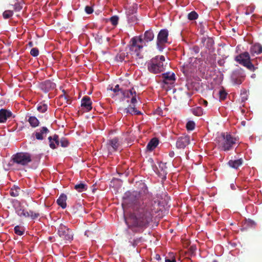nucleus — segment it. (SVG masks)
I'll list each match as a JSON object with an SVG mask.
<instances>
[{
    "mask_svg": "<svg viewBox=\"0 0 262 262\" xmlns=\"http://www.w3.org/2000/svg\"><path fill=\"white\" fill-rule=\"evenodd\" d=\"M169 156L170 157H171V158L173 157H174V151H170L169 152Z\"/></svg>",
    "mask_w": 262,
    "mask_h": 262,
    "instance_id": "603ef678",
    "label": "nucleus"
},
{
    "mask_svg": "<svg viewBox=\"0 0 262 262\" xmlns=\"http://www.w3.org/2000/svg\"><path fill=\"white\" fill-rule=\"evenodd\" d=\"M56 84L50 80H47L42 82L41 84V89L45 93H47L51 90L55 89Z\"/></svg>",
    "mask_w": 262,
    "mask_h": 262,
    "instance_id": "ddd939ff",
    "label": "nucleus"
},
{
    "mask_svg": "<svg viewBox=\"0 0 262 262\" xmlns=\"http://www.w3.org/2000/svg\"><path fill=\"white\" fill-rule=\"evenodd\" d=\"M28 121L29 122L30 126L32 127H36L39 124V120L34 116H29Z\"/></svg>",
    "mask_w": 262,
    "mask_h": 262,
    "instance_id": "5701e85b",
    "label": "nucleus"
},
{
    "mask_svg": "<svg viewBox=\"0 0 262 262\" xmlns=\"http://www.w3.org/2000/svg\"><path fill=\"white\" fill-rule=\"evenodd\" d=\"M131 91L130 90H125V93H122L121 95L123 97H127L129 98L132 95H130V92Z\"/></svg>",
    "mask_w": 262,
    "mask_h": 262,
    "instance_id": "c03bdc74",
    "label": "nucleus"
},
{
    "mask_svg": "<svg viewBox=\"0 0 262 262\" xmlns=\"http://www.w3.org/2000/svg\"><path fill=\"white\" fill-rule=\"evenodd\" d=\"M203 104L204 105L207 106L208 104V102L206 100H203Z\"/></svg>",
    "mask_w": 262,
    "mask_h": 262,
    "instance_id": "5fc2aeb1",
    "label": "nucleus"
},
{
    "mask_svg": "<svg viewBox=\"0 0 262 262\" xmlns=\"http://www.w3.org/2000/svg\"><path fill=\"white\" fill-rule=\"evenodd\" d=\"M243 163V160L242 158H241L235 160H231L228 162V163L229 166H230L231 167L235 169H237L239 167V166L242 165Z\"/></svg>",
    "mask_w": 262,
    "mask_h": 262,
    "instance_id": "412c9836",
    "label": "nucleus"
},
{
    "mask_svg": "<svg viewBox=\"0 0 262 262\" xmlns=\"http://www.w3.org/2000/svg\"><path fill=\"white\" fill-rule=\"evenodd\" d=\"M62 92L64 93L63 95H61L59 97L60 99H63L68 104H70L72 103V99L70 96L66 95V91L63 90Z\"/></svg>",
    "mask_w": 262,
    "mask_h": 262,
    "instance_id": "a878e982",
    "label": "nucleus"
},
{
    "mask_svg": "<svg viewBox=\"0 0 262 262\" xmlns=\"http://www.w3.org/2000/svg\"><path fill=\"white\" fill-rule=\"evenodd\" d=\"M12 6H13V10L15 12H19L23 8V6L21 4L18 2L15 3L14 5H12Z\"/></svg>",
    "mask_w": 262,
    "mask_h": 262,
    "instance_id": "e433bc0d",
    "label": "nucleus"
},
{
    "mask_svg": "<svg viewBox=\"0 0 262 262\" xmlns=\"http://www.w3.org/2000/svg\"><path fill=\"white\" fill-rule=\"evenodd\" d=\"M49 133V130L47 127L43 126L40 128L37 129L33 135L35 138L38 140H42Z\"/></svg>",
    "mask_w": 262,
    "mask_h": 262,
    "instance_id": "9b49d317",
    "label": "nucleus"
},
{
    "mask_svg": "<svg viewBox=\"0 0 262 262\" xmlns=\"http://www.w3.org/2000/svg\"><path fill=\"white\" fill-rule=\"evenodd\" d=\"M238 140L228 133H222L216 138V144L221 150L227 151L231 150Z\"/></svg>",
    "mask_w": 262,
    "mask_h": 262,
    "instance_id": "f03ea898",
    "label": "nucleus"
},
{
    "mask_svg": "<svg viewBox=\"0 0 262 262\" xmlns=\"http://www.w3.org/2000/svg\"><path fill=\"white\" fill-rule=\"evenodd\" d=\"M13 15V11L8 10L5 11L3 13V16L5 19H8Z\"/></svg>",
    "mask_w": 262,
    "mask_h": 262,
    "instance_id": "c756f323",
    "label": "nucleus"
},
{
    "mask_svg": "<svg viewBox=\"0 0 262 262\" xmlns=\"http://www.w3.org/2000/svg\"><path fill=\"white\" fill-rule=\"evenodd\" d=\"M92 102L90 97L85 96L81 99V106L86 112H89L92 109Z\"/></svg>",
    "mask_w": 262,
    "mask_h": 262,
    "instance_id": "f8f14e48",
    "label": "nucleus"
},
{
    "mask_svg": "<svg viewBox=\"0 0 262 262\" xmlns=\"http://www.w3.org/2000/svg\"><path fill=\"white\" fill-rule=\"evenodd\" d=\"M143 186L142 192H128L123 198V205L125 204L133 206V212L125 220L128 228L131 229L135 227L141 229L146 228L151 221L153 212H156L154 207L155 202L154 203L150 200L143 201V195H150L149 194L147 186L145 184Z\"/></svg>",
    "mask_w": 262,
    "mask_h": 262,
    "instance_id": "f257e3e1",
    "label": "nucleus"
},
{
    "mask_svg": "<svg viewBox=\"0 0 262 262\" xmlns=\"http://www.w3.org/2000/svg\"><path fill=\"white\" fill-rule=\"evenodd\" d=\"M28 45L30 47H32L33 46V43L32 41H30Z\"/></svg>",
    "mask_w": 262,
    "mask_h": 262,
    "instance_id": "864d4df0",
    "label": "nucleus"
},
{
    "mask_svg": "<svg viewBox=\"0 0 262 262\" xmlns=\"http://www.w3.org/2000/svg\"><path fill=\"white\" fill-rule=\"evenodd\" d=\"M20 189L18 187H14L11 189L10 194L12 196H17L19 195Z\"/></svg>",
    "mask_w": 262,
    "mask_h": 262,
    "instance_id": "2f4dec72",
    "label": "nucleus"
},
{
    "mask_svg": "<svg viewBox=\"0 0 262 262\" xmlns=\"http://www.w3.org/2000/svg\"><path fill=\"white\" fill-rule=\"evenodd\" d=\"M159 140L156 138L151 139L146 146V149L149 151L154 150L158 145Z\"/></svg>",
    "mask_w": 262,
    "mask_h": 262,
    "instance_id": "a211bd4d",
    "label": "nucleus"
},
{
    "mask_svg": "<svg viewBox=\"0 0 262 262\" xmlns=\"http://www.w3.org/2000/svg\"><path fill=\"white\" fill-rule=\"evenodd\" d=\"M165 262H176L175 256L173 253H169L165 257Z\"/></svg>",
    "mask_w": 262,
    "mask_h": 262,
    "instance_id": "c85d7f7f",
    "label": "nucleus"
},
{
    "mask_svg": "<svg viewBox=\"0 0 262 262\" xmlns=\"http://www.w3.org/2000/svg\"><path fill=\"white\" fill-rule=\"evenodd\" d=\"M193 114L197 116H200L203 114L202 110L201 107H198L192 110Z\"/></svg>",
    "mask_w": 262,
    "mask_h": 262,
    "instance_id": "58836bf2",
    "label": "nucleus"
},
{
    "mask_svg": "<svg viewBox=\"0 0 262 262\" xmlns=\"http://www.w3.org/2000/svg\"><path fill=\"white\" fill-rule=\"evenodd\" d=\"M245 76L242 69L234 71L231 74V79L234 84L239 85L244 80Z\"/></svg>",
    "mask_w": 262,
    "mask_h": 262,
    "instance_id": "1a4fd4ad",
    "label": "nucleus"
},
{
    "mask_svg": "<svg viewBox=\"0 0 262 262\" xmlns=\"http://www.w3.org/2000/svg\"><path fill=\"white\" fill-rule=\"evenodd\" d=\"M60 144L61 146L67 147L69 145V142L67 138L63 137L60 140Z\"/></svg>",
    "mask_w": 262,
    "mask_h": 262,
    "instance_id": "c9c22d12",
    "label": "nucleus"
},
{
    "mask_svg": "<svg viewBox=\"0 0 262 262\" xmlns=\"http://www.w3.org/2000/svg\"><path fill=\"white\" fill-rule=\"evenodd\" d=\"M30 54L33 57H36L39 54V50L37 48H33L30 51Z\"/></svg>",
    "mask_w": 262,
    "mask_h": 262,
    "instance_id": "37998d69",
    "label": "nucleus"
},
{
    "mask_svg": "<svg viewBox=\"0 0 262 262\" xmlns=\"http://www.w3.org/2000/svg\"><path fill=\"white\" fill-rule=\"evenodd\" d=\"M110 20L113 26H116L118 23L119 17L117 15L113 16L110 18Z\"/></svg>",
    "mask_w": 262,
    "mask_h": 262,
    "instance_id": "ea45409f",
    "label": "nucleus"
},
{
    "mask_svg": "<svg viewBox=\"0 0 262 262\" xmlns=\"http://www.w3.org/2000/svg\"><path fill=\"white\" fill-rule=\"evenodd\" d=\"M154 38V34L151 29H149L145 32L144 34V39L146 42L151 41Z\"/></svg>",
    "mask_w": 262,
    "mask_h": 262,
    "instance_id": "4be33fe9",
    "label": "nucleus"
},
{
    "mask_svg": "<svg viewBox=\"0 0 262 262\" xmlns=\"http://www.w3.org/2000/svg\"><path fill=\"white\" fill-rule=\"evenodd\" d=\"M130 95H132V96L130 102L132 103L133 105H135V103H136L137 102L136 99L137 93L134 88H132L131 89V91L130 92Z\"/></svg>",
    "mask_w": 262,
    "mask_h": 262,
    "instance_id": "bb28decb",
    "label": "nucleus"
},
{
    "mask_svg": "<svg viewBox=\"0 0 262 262\" xmlns=\"http://www.w3.org/2000/svg\"><path fill=\"white\" fill-rule=\"evenodd\" d=\"M93 9L92 8V7H90V6H86L85 7V11L86 12V13L87 14H92L93 12Z\"/></svg>",
    "mask_w": 262,
    "mask_h": 262,
    "instance_id": "49530a36",
    "label": "nucleus"
},
{
    "mask_svg": "<svg viewBox=\"0 0 262 262\" xmlns=\"http://www.w3.org/2000/svg\"><path fill=\"white\" fill-rule=\"evenodd\" d=\"M213 262H217L216 260H213Z\"/></svg>",
    "mask_w": 262,
    "mask_h": 262,
    "instance_id": "bf43d9fd",
    "label": "nucleus"
},
{
    "mask_svg": "<svg viewBox=\"0 0 262 262\" xmlns=\"http://www.w3.org/2000/svg\"><path fill=\"white\" fill-rule=\"evenodd\" d=\"M14 206H15V211H16V213L18 215H21V214H22V212L21 211L24 209H23L21 207V206H20V203L17 201L15 204H14Z\"/></svg>",
    "mask_w": 262,
    "mask_h": 262,
    "instance_id": "cd10ccee",
    "label": "nucleus"
},
{
    "mask_svg": "<svg viewBox=\"0 0 262 262\" xmlns=\"http://www.w3.org/2000/svg\"><path fill=\"white\" fill-rule=\"evenodd\" d=\"M198 17V14L194 11H191L188 14V18L191 20H195L197 19Z\"/></svg>",
    "mask_w": 262,
    "mask_h": 262,
    "instance_id": "72a5a7b5",
    "label": "nucleus"
},
{
    "mask_svg": "<svg viewBox=\"0 0 262 262\" xmlns=\"http://www.w3.org/2000/svg\"><path fill=\"white\" fill-rule=\"evenodd\" d=\"M22 214L21 215H19L20 217H29V215L28 213V211L25 210L24 209L22 211Z\"/></svg>",
    "mask_w": 262,
    "mask_h": 262,
    "instance_id": "09e8293b",
    "label": "nucleus"
},
{
    "mask_svg": "<svg viewBox=\"0 0 262 262\" xmlns=\"http://www.w3.org/2000/svg\"><path fill=\"white\" fill-rule=\"evenodd\" d=\"M12 160L14 163L26 166L32 161L31 156L28 152H18L13 155Z\"/></svg>",
    "mask_w": 262,
    "mask_h": 262,
    "instance_id": "423d86ee",
    "label": "nucleus"
},
{
    "mask_svg": "<svg viewBox=\"0 0 262 262\" xmlns=\"http://www.w3.org/2000/svg\"><path fill=\"white\" fill-rule=\"evenodd\" d=\"M235 60L251 71L254 72L256 69L251 62L249 53L247 52H243L237 55L235 58Z\"/></svg>",
    "mask_w": 262,
    "mask_h": 262,
    "instance_id": "39448f33",
    "label": "nucleus"
},
{
    "mask_svg": "<svg viewBox=\"0 0 262 262\" xmlns=\"http://www.w3.org/2000/svg\"><path fill=\"white\" fill-rule=\"evenodd\" d=\"M186 127L188 130H192L194 129L195 123L192 121H189L187 123Z\"/></svg>",
    "mask_w": 262,
    "mask_h": 262,
    "instance_id": "4c0bfd02",
    "label": "nucleus"
},
{
    "mask_svg": "<svg viewBox=\"0 0 262 262\" xmlns=\"http://www.w3.org/2000/svg\"><path fill=\"white\" fill-rule=\"evenodd\" d=\"M250 52L252 55L255 54H259L262 53V46L259 43H255L250 48Z\"/></svg>",
    "mask_w": 262,
    "mask_h": 262,
    "instance_id": "f3484780",
    "label": "nucleus"
},
{
    "mask_svg": "<svg viewBox=\"0 0 262 262\" xmlns=\"http://www.w3.org/2000/svg\"><path fill=\"white\" fill-rule=\"evenodd\" d=\"M29 217H31V219L34 220L37 219L40 216V214L38 212H34L32 210L28 211Z\"/></svg>",
    "mask_w": 262,
    "mask_h": 262,
    "instance_id": "f704fd0d",
    "label": "nucleus"
},
{
    "mask_svg": "<svg viewBox=\"0 0 262 262\" xmlns=\"http://www.w3.org/2000/svg\"><path fill=\"white\" fill-rule=\"evenodd\" d=\"M74 189L79 192H82L87 190L88 186L84 183H80L79 184H76L74 186Z\"/></svg>",
    "mask_w": 262,
    "mask_h": 262,
    "instance_id": "b1692460",
    "label": "nucleus"
},
{
    "mask_svg": "<svg viewBox=\"0 0 262 262\" xmlns=\"http://www.w3.org/2000/svg\"><path fill=\"white\" fill-rule=\"evenodd\" d=\"M245 14H246V15H249V14H250V13H249V12H248L247 11H246V12H245Z\"/></svg>",
    "mask_w": 262,
    "mask_h": 262,
    "instance_id": "13d9d810",
    "label": "nucleus"
},
{
    "mask_svg": "<svg viewBox=\"0 0 262 262\" xmlns=\"http://www.w3.org/2000/svg\"><path fill=\"white\" fill-rule=\"evenodd\" d=\"M37 109L40 113H45L48 109V105L45 103H40L38 105Z\"/></svg>",
    "mask_w": 262,
    "mask_h": 262,
    "instance_id": "7c9ffc66",
    "label": "nucleus"
},
{
    "mask_svg": "<svg viewBox=\"0 0 262 262\" xmlns=\"http://www.w3.org/2000/svg\"><path fill=\"white\" fill-rule=\"evenodd\" d=\"M14 231L15 234L18 235H22L24 234L25 230L19 226L14 227Z\"/></svg>",
    "mask_w": 262,
    "mask_h": 262,
    "instance_id": "473e14b6",
    "label": "nucleus"
},
{
    "mask_svg": "<svg viewBox=\"0 0 262 262\" xmlns=\"http://www.w3.org/2000/svg\"><path fill=\"white\" fill-rule=\"evenodd\" d=\"M12 115L11 111L6 109H1L0 110V123L5 122L8 119L11 117Z\"/></svg>",
    "mask_w": 262,
    "mask_h": 262,
    "instance_id": "4468645a",
    "label": "nucleus"
},
{
    "mask_svg": "<svg viewBox=\"0 0 262 262\" xmlns=\"http://www.w3.org/2000/svg\"><path fill=\"white\" fill-rule=\"evenodd\" d=\"M130 84V82H128V80L125 81L124 82V84H125L126 85H127V84Z\"/></svg>",
    "mask_w": 262,
    "mask_h": 262,
    "instance_id": "4d7b16f0",
    "label": "nucleus"
},
{
    "mask_svg": "<svg viewBox=\"0 0 262 262\" xmlns=\"http://www.w3.org/2000/svg\"><path fill=\"white\" fill-rule=\"evenodd\" d=\"M107 144L112 148L113 151H116L120 145L119 139L117 138H113L108 141Z\"/></svg>",
    "mask_w": 262,
    "mask_h": 262,
    "instance_id": "aec40b11",
    "label": "nucleus"
},
{
    "mask_svg": "<svg viewBox=\"0 0 262 262\" xmlns=\"http://www.w3.org/2000/svg\"><path fill=\"white\" fill-rule=\"evenodd\" d=\"M124 113L126 114L133 115H141V112L137 110L135 105H129L124 110Z\"/></svg>",
    "mask_w": 262,
    "mask_h": 262,
    "instance_id": "dca6fc26",
    "label": "nucleus"
},
{
    "mask_svg": "<svg viewBox=\"0 0 262 262\" xmlns=\"http://www.w3.org/2000/svg\"><path fill=\"white\" fill-rule=\"evenodd\" d=\"M190 143V137L188 136H183L178 138L176 146L178 148H184Z\"/></svg>",
    "mask_w": 262,
    "mask_h": 262,
    "instance_id": "9d476101",
    "label": "nucleus"
},
{
    "mask_svg": "<svg viewBox=\"0 0 262 262\" xmlns=\"http://www.w3.org/2000/svg\"><path fill=\"white\" fill-rule=\"evenodd\" d=\"M227 93L224 89L220 90L219 91V96L221 100H224L227 97Z\"/></svg>",
    "mask_w": 262,
    "mask_h": 262,
    "instance_id": "79ce46f5",
    "label": "nucleus"
},
{
    "mask_svg": "<svg viewBox=\"0 0 262 262\" xmlns=\"http://www.w3.org/2000/svg\"><path fill=\"white\" fill-rule=\"evenodd\" d=\"M48 140L49 141V146L50 148L52 149H55L56 148V144H55V141L53 140V136H50L48 137Z\"/></svg>",
    "mask_w": 262,
    "mask_h": 262,
    "instance_id": "a19ab883",
    "label": "nucleus"
},
{
    "mask_svg": "<svg viewBox=\"0 0 262 262\" xmlns=\"http://www.w3.org/2000/svg\"><path fill=\"white\" fill-rule=\"evenodd\" d=\"M156 258L157 259H158V260L160 259H161L160 256L159 255H158V254H157V255H156Z\"/></svg>",
    "mask_w": 262,
    "mask_h": 262,
    "instance_id": "6e6d98bb",
    "label": "nucleus"
},
{
    "mask_svg": "<svg viewBox=\"0 0 262 262\" xmlns=\"http://www.w3.org/2000/svg\"><path fill=\"white\" fill-rule=\"evenodd\" d=\"M59 236L65 241L71 242L73 238L72 230L63 224H60L58 229Z\"/></svg>",
    "mask_w": 262,
    "mask_h": 262,
    "instance_id": "0eeeda50",
    "label": "nucleus"
},
{
    "mask_svg": "<svg viewBox=\"0 0 262 262\" xmlns=\"http://www.w3.org/2000/svg\"><path fill=\"white\" fill-rule=\"evenodd\" d=\"M111 90L112 91L115 93H116V95H119V92L121 94L122 93H125V89H124L123 87L120 88L119 84H117L116 85H115V88H112L111 89Z\"/></svg>",
    "mask_w": 262,
    "mask_h": 262,
    "instance_id": "393cba45",
    "label": "nucleus"
},
{
    "mask_svg": "<svg viewBox=\"0 0 262 262\" xmlns=\"http://www.w3.org/2000/svg\"><path fill=\"white\" fill-rule=\"evenodd\" d=\"M225 62L224 60H223V59H220V60H218V61H217L219 65L220 66H223L225 64Z\"/></svg>",
    "mask_w": 262,
    "mask_h": 262,
    "instance_id": "8fccbe9b",
    "label": "nucleus"
},
{
    "mask_svg": "<svg viewBox=\"0 0 262 262\" xmlns=\"http://www.w3.org/2000/svg\"><path fill=\"white\" fill-rule=\"evenodd\" d=\"M193 50L195 53H198L199 52V48L197 46H195L193 48Z\"/></svg>",
    "mask_w": 262,
    "mask_h": 262,
    "instance_id": "3c124183",
    "label": "nucleus"
},
{
    "mask_svg": "<svg viewBox=\"0 0 262 262\" xmlns=\"http://www.w3.org/2000/svg\"><path fill=\"white\" fill-rule=\"evenodd\" d=\"M168 31L166 29H162L157 36V46L160 51H162L163 46L168 42Z\"/></svg>",
    "mask_w": 262,
    "mask_h": 262,
    "instance_id": "6e6552de",
    "label": "nucleus"
},
{
    "mask_svg": "<svg viewBox=\"0 0 262 262\" xmlns=\"http://www.w3.org/2000/svg\"><path fill=\"white\" fill-rule=\"evenodd\" d=\"M174 73H166L163 74V82L165 84H171L175 80Z\"/></svg>",
    "mask_w": 262,
    "mask_h": 262,
    "instance_id": "2eb2a0df",
    "label": "nucleus"
},
{
    "mask_svg": "<svg viewBox=\"0 0 262 262\" xmlns=\"http://www.w3.org/2000/svg\"><path fill=\"white\" fill-rule=\"evenodd\" d=\"M167 65V62L165 61V58L163 55L156 56L147 63L148 71L153 74H158L163 72Z\"/></svg>",
    "mask_w": 262,
    "mask_h": 262,
    "instance_id": "7ed1b4c3",
    "label": "nucleus"
},
{
    "mask_svg": "<svg viewBox=\"0 0 262 262\" xmlns=\"http://www.w3.org/2000/svg\"><path fill=\"white\" fill-rule=\"evenodd\" d=\"M137 43L140 45H142L143 46L144 42V38L142 37V36H137Z\"/></svg>",
    "mask_w": 262,
    "mask_h": 262,
    "instance_id": "de8ad7c7",
    "label": "nucleus"
},
{
    "mask_svg": "<svg viewBox=\"0 0 262 262\" xmlns=\"http://www.w3.org/2000/svg\"><path fill=\"white\" fill-rule=\"evenodd\" d=\"M128 46L129 48V53L132 55L133 58H135L136 59L143 58L141 51L143 46L137 43V37H133L130 39Z\"/></svg>",
    "mask_w": 262,
    "mask_h": 262,
    "instance_id": "20e7f679",
    "label": "nucleus"
},
{
    "mask_svg": "<svg viewBox=\"0 0 262 262\" xmlns=\"http://www.w3.org/2000/svg\"><path fill=\"white\" fill-rule=\"evenodd\" d=\"M67 195L62 193L59 196L58 199L57 200V203L62 208L64 209L67 207Z\"/></svg>",
    "mask_w": 262,
    "mask_h": 262,
    "instance_id": "6ab92c4d",
    "label": "nucleus"
},
{
    "mask_svg": "<svg viewBox=\"0 0 262 262\" xmlns=\"http://www.w3.org/2000/svg\"><path fill=\"white\" fill-rule=\"evenodd\" d=\"M53 140L55 141V144H56V147L59 145L60 144V140L59 139V137L57 135H54L53 136Z\"/></svg>",
    "mask_w": 262,
    "mask_h": 262,
    "instance_id": "a18cd8bd",
    "label": "nucleus"
}]
</instances>
